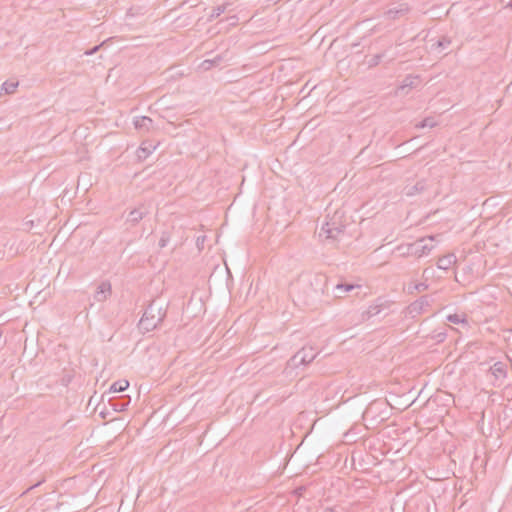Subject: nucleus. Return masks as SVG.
<instances>
[{"label": "nucleus", "mask_w": 512, "mask_h": 512, "mask_svg": "<svg viewBox=\"0 0 512 512\" xmlns=\"http://www.w3.org/2000/svg\"><path fill=\"white\" fill-rule=\"evenodd\" d=\"M427 271H428V269H424V272H423V275H424V276H425V275H429V272H427Z\"/></svg>", "instance_id": "72a5a7b5"}, {"label": "nucleus", "mask_w": 512, "mask_h": 512, "mask_svg": "<svg viewBox=\"0 0 512 512\" xmlns=\"http://www.w3.org/2000/svg\"><path fill=\"white\" fill-rule=\"evenodd\" d=\"M370 411H371V408H368V409L365 411V414H364V415H365V416H367V415L370 413Z\"/></svg>", "instance_id": "473e14b6"}, {"label": "nucleus", "mask_w": 512, "mask_h": 512, "mask_svg": "<svg viewBox=\"0 0 512 512\" xmlns=\"http://www.w3.org/2000/svg\"><path fill=\"white\" fill-rule=\"evenodd\" d=\"M418 83H419V78L417 76L409 75V76L405 77L402 85L398 88L397 94L404 91L406 88H412V87L417 86Z\"/></svg>", "instance_id": "dca6fc26"}, {"label": "nucleus", "mask_w": 512, "mask_h": 512, "mask_svg": "<svg viewBox=\"0 0 512 512\" xmlns=\"http://www.w3.org/2000/svg\"><path fill=\"white\" fill-rule=\"evenodd\" d=\"M129 387V382L125 379L119 380L114 382L110 388L109 392L116 393V392H123Z\"/></svg>", "instance_id": "6ab92c4d"}, {"label": "nucleus", "mask_w": 512, "mask_h": 512, "mask_svg": "<svg viewBox=\"0 0 512 512\" xmlns=\"http://www.w3.org/2000/svg\"><path fill=\"white\" fill-rule=\"evenodd\" d=\"M205 239L206 237L205 236H199L196 240V244L198 246L199 249H202L203 248V245H204V242H205Z\"/></svg>", "instance_id": "cd10ccee"}, {"label": "nucleus", "mask_w": 512, "mask_h": 512, "mask_svg": "<svg viewBox=\"0 0 512 512\" xmlns=\"http://www.w3.org/2000/svg\"><path fill=\"white\" fill-rule=\"evenodd\" d=\"M383 308H384L383 303H376V304L370 305L365 311L362 312V314H361L362 320H364V321L369 320L372 317L379 315L383 311Z\"/></svg>", "instance_id": "6e6552de"}, {"label": "nucleus", "mask_w": 512, "mask_h": 512, "mask_svg": "<svg viewBox=\"0 0 512 512\" xmlns=\"http://www.w3.org/2000/svg\"><path fill=\"white\" fill-rule=\"evenodd\" d=\"M447 320L454 324L466 322L465 317L463 315H459V314H450L447 316Z\"/></svg>", "instance_id": "b1692460"}, {"label": "nucleus", "mask_w": 512, "mask_h": 512, "mask_svg": "<svg viewBox=\"0 0 512 512\" xmlns=\"http://www.w3.org/2000/svg\"><path fill=\"white\" fill-rule=\"evenodd\" d=\"M428 284L425 282L410 284L408 286V293L413 294L415 292H423L428 289Z\"/></svg>", "instance_id": "412c9836"}, {"label": "nucleus", "mask_w": 512, "mask_h": 512, "mask_svg": "<svg viewBox=\"0 0 512 512\" xmlns=\"http://www.w3.org/2000/svg\"><path fill=\"white\" fill-rule=\"evenodd\" d=\"M231 6L230 3H224L221 5H218L217 7H214L212 9L211 14L209 15V20H213L215 18H218L220 15L225 13L226 11H229L228 8Z\"/></svg>", "instance_id": "a211bd4d"}, {"label": "nucleus", "mask_w": 512, "mask_h": 512, "mask_svg": "<svg viewBox=\"0 0 512 512\" xmlns=\"http://www.w3.org/2000/svg\"><path fill=\"white\" fill-rule=\"evenodd\" d=\"M317 356L313 347H303L299 350L289 361V365L298 368L300 365H307L312 362Z\"/></svg>", "instance_id": "39448f33"}, {"label": "nucleus", "mask_w": 512, "mask_h": 512, "mask_svg": "<svg viewBox=\"0 0 512 512\" xmlns=\"http://www.w3.org/2000/svg\"><path fill=\"white\" fill-rule=\"evenodd\" d=\"M434 236L422 237L413 243L401 244L395 248L402 257L415 256L421 258L428 255L433 249Z\"/></svg>", "instance_id": "f03ea898"}, {"label": "nucleus", "mask_w": 512, "mask_h": 512, "mask_svg": "<svg viewBox=\"0 0 512 512\" xmlns=\"http://www.w3.org/2000/svg\"><path fill=\"white\" fill-rule=\"evenodd\" d=\"M303 293L307 301L318 299L325 291L327 278L322 274L306 275L300 279Z\"/></svg>", "instance_id": "7ed1b4c3"}, {"label": "nucleus", "mask_w": 512, "mask_h": 512, "mask_svg": "<svg viewBox=\"0 0 512 512\" xmlns=\"http://www.w3.org/2000/svg\"><path fill=\"white\" fill-rule=\"evenodd\" d=\"M169 241H170L169 234L167 232H163L161 237H160V240H159L160 248L166 247Z\"/></svg>", "instance_id": "393cba45"}, {"label": "nucleus", "mask_w": 512, "mask_h": 512, "mask_svg": "<svg viewBox=\"0 0 512 512\" xmlns=\"http://www.w3.org/2000/svg\"><path fill=\"white\" fill-rule=\"evenodd\" d=\"M166 316V305L153 300L146 308L140 319L139 326L145 331H152L163 321Z\"/></svg>", "instance_id": "f257e3e1"}, {"label": "nucleus", "mask_w": 512, "mask_h": 512, "mask_svg": "<svg viewBox=\"0 0 512 512\" xmlns=\"http://www.w3.org/2000/svg\"><path fill=\"white\" fill-rule=\"evenodd\" d=\"M356 287H359L358 285L349 284V283H341L337 284L333 289V295L336 298H343L345 295L354 290Z\"/></svg>", "instance_id": "1a4fd4ad"}, {"label": "nucleus", "mask_w": 512, "mask_h": 512, "mask_svg": "<svg viewBox=\"0 0 512 512\" xmlns=\"http://www.w3.org/2000/svg\"><path fill=\"white\" fill-rule=\"evenodd\" d=\"M134 126L138 130L149 131L153 128V120L147 116L136 117Z\"/></svg>", "instance_id": "9b49d317"}, {"label": "nucleus", "mask_w": 512, "mask_h": 512, "mask_svg": "<svg viewBox=\"0 0 512 512\" xmlns=\"http://www.w3.org/2000/svg\"><path fill=\"white\" fill-rule=\"evenodd\" d=\"M451 44V40L448 37H442L439 39L435 44H433L432 48L434 50H437L438 52H441L445 49H447Z\"/></svg>", "instance_id": "aec40b11"}, {"label": "nucleus", "mask_w": 512, "mask_h": 512, "mask_svg": "<svg viewBox=\"0 0 512 512\" xmlns=\"http://www.w3.org/2000/svg\"><path fill=\"white\" fill-rule=\"evenodd\" d=\"M103 44H104V43H102V44H100V45H97V46H94L92 49L87 50V51L85 52V54H86V55H92V54L96 53V52L99 50V48H100Z\"/></svg>", "instance_id": "c85d7f7f"}, {"label": "nucleus", "mask_w": 512, "mask_h": 512, "mask_svg": "<svg viewBox=\"0 0 512 512\" xmlns=\"http://www.w3.org/2000/svg\"><path fill=\"white\" fill-rule=\"evenodd\" d=\"M214 63V60H205L203 63H202V66L205 68V69H209Z\"/></svg>", "instance_id": "c756f323"}, {"label": "nucleus", "mask_w": 512, "mask_h": 512, "mask_svg": "<svg viewBox=\"0 0 512 512\" xmlns=\"http://www.w3.org/2000/svg\"><path fill=\"white\" fill-rule=\"evenodd\" d=\"M342 217L343 213L336 211L329 220L322 224L319 231V237L338 240L345 230V224L342 222Z\"/></svg>", "instance_id": "20e7f679"}, {"label": "nucleus", "mask_w": 512, "mask_h": 512, "mask_svg": "<svg viewBox=\"0 0 512 512\" xmlns=\"http://www.w3.org/2000/svg\"><path fill=\"white\" fill-rule=\"evenodd\" d=\"M227 20L230 21V25H236L238 18L235 15H233L228 17Z\"/></svg>", "instance_id": "7c9ffc66"}, {"label": "nucleus", "mask_w": 512, "mask_h": 512, "mask_svg": "<svg viewBox=\"0 0 512 512\" xmlns=\"http://www.w3.org/2000/svg\"><path fill=\"white\" fill-rule=\"evenodd\" d=\"M111 293V284L108 281H103L98 285L93 298L97 302H103L111 295Z\"/></svg>", "instance_id": "0eeeda50"}, {"label": "nucleus", "mask_w": 512, "mask_h": 512, "mask_svg": "<svg viewBox=\"0 0 512 512\" xmlns=\"http://www.w3.org/2000/svg\"><path fill=\"white\" fill-rule=\"evenodd\" d=\"M130 401H131L130 397L125 395V396H120V397L111 399L110 403L115 411L122 412L128 407V405L130 404Z\"/></svg>", "instance_id": "9d476101"}, {"label": "nucleus", "mask_w": 512, "mask_h": 512, "mask_svg": "<svg viewBox=\"0 0 512 512\" xmlns=\"http://www.w3.org/2000/svg\"><path fill=\"white\" fill-rule=\"evenodd\" d=\"M436 125V122L433 118L431 117H428V118H425L424 120H422L421 122H419L416 127L417 128H425V127H434Z\"/></svg>", "instance_id": "5701e85b"}, {"label": "nucleus", "mask_w": 512, "mask_h": 512, "mask_svg": "<svg viewBox=\"0 0 512 512\" xmlns=\"http://www.w3.org/2000/svg\"><path fill=\"white\" fill-rule=\"evenodd\" d=\"M427 271H428V269H424V272H423V275H424V276H425V275H429V272H427Z\"/></svg>", "instance_id": "f704fd0d"}, {"label": "nucleus", "mask_w": 512, "mask_h": 512, "mask_svg": "<svg viewBox=\"0 0 512 512\" xmlns=\"http://www.w3.org/2000/svg\"><path fill=\"white\" fill-rule=\"evenodd\" d=\"M146 214L147 212L140 208L133 209L128 213L126 221L132 226H135L144 218Z\"/></svg>", "instance_id": "f8f14e48"}, {"label": "nucleus", "mask_w": 512, "mask_h": 512, "mask_svg": "<svg viewBox=\"0 0 512 512\" xmlns=\"http://www.w3.org/2000/svg\"><path fill=\"white\" fill-rule=\"evenodd\" d=\"M456 262V256L453 253L440 257L437 261V267L442 270H448Z\"/></svg>", "instance_id": "ddd939ff"}, {"label": "nucleus", "mask_w": 512, "mask_h": 512, "mask_svg": "<svg viewBox=\"0 0 512 512\" xmlns=\"http://www.w3.org/2000/svg\"><path fill=\"white\" fill-rule=\"evenodd\" d=\"M431 302L432 300L429 296H421L406 308V315L411 318H416L417 316L427 311V308L431 305Z\"/></svg>", "instance_id": "423d86ee"}, {"label": "nucleus", "mask_w": 512, "mask_h": 512, "mask_svg": "<svg viewBox=\"0 0 512 512\" xmlns=\"http://www.w3.org/2000/svg\"><path fill=\"white\" fill-rule=\"evenodd\" d=\"M324 512H337V511H336L334 508H330V507H328V508H326V509L324 510Z\"/></svg>", "instance_id": "2f4dec72"}, {"label": "nucleus", "mask_w": 512, "mask_h": 512, "mask_svg": "<svg viewBox=\"0 0 512 512\" xmlns=\"http://www.w3.org/2000/svg\"><path fill=\"white\" fill-rule=\"evenodd\" d=\"M156 149V145L151 142H143L137 151V156L139 159H146L154 150Z\"/></svg>", "instance_id": "4468645a"}, {"label": "nucleus", "mask_w": 512, "mask_h": 512, "mask_svg": "<svg viewBox=\"0 0 512 512\" xmlns=\"http://www.w3.org/2000/svg\"><path fill=\"white\" fill-rule=\"evenodd\" d=\"M426 188V182L425 180H420L416 184L412 186L405 187V194L407 196H414L418 193H421Z\"/></svg>", "instance_id": "2eb2a0df"}, {"label": "nucleus", "mask_w": 512, "mask_h": 512, "mask_svg": "<svg viewBox=\"0 0 512 512\" xmlns=\"http://www.w3.org/2000/svg\"><path fill=\"white\" fill-rule=\"evenodd\" d=\"M382 58V54L373 55L369 61V66H376L380 63Z\"/></svg>", "instance_id": "a878e982"}, {"label": "nucleus", "mask_w": 512, "mask_h": 512, "mask_svg": "<svg viewBox=\"0 0 512 512\" xmlns=\"http://www.w3.org/2000/svg\"><path fill=\"white\" fill-rule=\"evenodd\" d=\"M491 373L497 378V379H503L506 376V368L505 365L501 362H496L491 368Z\"/></svg>", "instance_id": "f3484780"}, {"label": "nucleus", "mask_w": 512, "mask_h": 512, "mask_svg": "<svg viewBox=\"0 0 512 512\" xmlns=\"http://www.w3.org/2000/svg\"><path fill=\"white\" fill-rule=\"evenodd\" d=\"M19 83L17 81H5L2 84V90L5 91L6 94H12L16 91Z\"/></svg>", "instance_id": "4be33fe9"}, {"label": "nucleus", "mask_w": 512, "mask_h": 512, "mask_svg": "<svg viewBox=\"0 0 512 512\" xmlns=\"http://www.w3.org/2000/svg\"><path fill=\"white\" fill-rule=\"evenodd\" d=\"M447 334L445 331H442V332H437L436 334L433 335V339H435L437 342H442L445 340Z\"/></svg>", "instance_id": "bb28decb"}]
</instances>
